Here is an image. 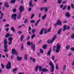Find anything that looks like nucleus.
Returning <instances> with one entry per match:
<instances>
[{"label": "nucleus", "instance_id": "4be33fe9", "mask_svg": "<svg viewBox=\"0 0 74 74\" xmlns=\"http://www.w3.org/2000/svg\"><path fill=\"white\" fill-rule=\"evenodd\" d=\"M11 30L13 31V32H15V29L14 28V27H11Z\"/></svg>", "mask_w": 74, "mask_h": 74}, {"label": "nucleus", "instance_id": "cd10ccee", "mask_svg": "<svg viewBox=\"0 0 74 74\" xmlns=\"http://www.w3.org/2000/svg\"><path fill=\"white\" fill-rule=\"evenodd\" d=\"M27 56H28V55H27V54H25L24 55V59L25 60H26L27 59Z\"/></svg>", "mask_w": 74, "mask_h": 74}, {"label": "nucleus", "instance_id": "1a4fd4ad", "mask_svg": "<svg viewBox=\"0 0 74 74\" xmlns=\"http://www.w3.org/2000/svg\"><path fill=\"white\" fill-rule=\"evenodd\" d=\"M57 36L56 35H55L52 38V40H51L50 41V43L52 44L54 40H55Z\"/></svg>", "mask_w": 74, "mask_h": 74}, {"label": "nucleus", "instance_id": "f8f14e48", "mask_svg": "<svg viewBox=\"0 0 74 74\" xmlns=\"http://www.w3.org/2000/svg\"><path fill=\"white\" fill-rule=\"evenodd\" d=\"M51 51L52 49L50 48L49 51L47 52V56H50V55H51Z\"/></svg>", "mask_w": 74, "mask_h": 74}, {"label": "nucleus", "instance_id": "ea45409f", "mask_svg": "<svg viewBox=\"0 0 74 74\" xmlns=\"http://www.w3.org/2000/svg\"><path fill=\"white\" fill-rule=\"evenodd\" d=\"M12 44V41H9L8 43V45H11Z\"/></svg>", "mask_w": 74, "mask_h": 74}, {"label": "nucleus", "instance_id": "864d4df0", "mask_svg": "<svg viewBox=\"0 0 74 74\" xmlns=\"http://www.w3.org/2000/svg\"><path fill=\"white\" fill-rule=\"evenodd\" d=\"M51 59L52 60H54V59H55V56H53L51 57Z\"/></svg>", "mask_w": 74, "mask_h": 74}, {"label": "nucleus", "instance_id": "4c0bfd02", "mask_svg": "<svg viewBox=\"0 0 74 74\" xmlns=\"http://www.w3.org/2000/svg\"><path fill=\"white\" fill-rule=\"evenodd\" d=\"M1 67L2 69H4V65H3V64L2 63H1Z\"/></svg>", "mask_w": 74, "mask_h": 74}, {"label": "nucleus", "instance_id": "20e7f679", "mask_svg": "<svg viewBox=\"0 0 74 74\" xmlns=\"http://www.w3.org/2000/svg\"><path fill=\"white\" fill-rule=\"evenodd\" d=\"M7 69H10L11 68V63L10 62H8L6 66Z\"/></svg>", "mask_w": 74, "mask_h": 74}, {"label": "nucleus", "instance_id": "412c9836", "mask_svg": "<svg viewBox=\"0 0 74 74\" xmlns=\"http://www.w3.org/2000/svg\"><path fill=\"white\" fill-rule=\"evenodd\" d=\"M17 60H18L19 61H20L22 60V58L19 57V56H17Z\"/></svg>", "mask_w": 74, "mask_h": 74}, {"label": "nucleus", "instance_id": "49530a36", "mask_svg": "<svg viewBox=\"0 0 74 74\" xmlns=\"http://www.w3.org/2000/svg\"><path fill=\"white\" fill-rule=\"evenodd\" d=\"M21 50H23L24 47H23V44H22V45L21 46Z\"/></svg>", "mask_w": 74, "mask_h": 74}, {"label": "nucleus", "instance_id": "c9c22d12", "mask_svg": "<svg viewBox=\"0 0 74 74\" xmlns=\"http://www.w3.org/2000/svg\"><path fill=\"white\" fill-rule=\"evenodd\" d=\"M36 36V35L35 34H34L32 35L31 36V38L32 39H33L34 38V37Z\"/></svg>", "mask_w": 74, "mask_h": 74}, {"label": "nucleus", "instance_id": "e2e57ef3", "mask_svg": "<svg viewBox=\"0 0 74 74\" xmlns=\"http://www.w3.org/2000/svg\"><path fill=\"white\" fill-rule=\"evenodd\" d=\"M10 26V25H9V24H7L5 25V27H8V26Z\"/></svg>", "mask_w": 74, "mask_h": 74}, {"label": "nucleus", "instance_id": "8fccbe9b", "mask_svg": "<svg viewBox=\"0 0 74 74\" xmlns=\"http://www.w3.org/2000/svg\"><path fill=\"white\" fill-rule=\"evenodd\" d=\"M51 27L48 29V30L47 31V32H51Z\"/></svg>", "mask_w": 74, "mask_h": 74}, {"label": "nucleus", "instance_id": "0e129e2a", "mask_svg": "<svg viewBox=\"0 0 74 74\" xmlns=\"http://www.w3.org/2000/svg\"><path fill=\"white\" fill-rule=\"evenodd\" d=\"M9 30V28H7L5 29V30L6 31V32H8Z\"/></svg>", "mask_w": 74, "mask_h": 74}, {"label": "nucleus", "instance_id": "9b49d317", "mask_svg": "<svg viewBox=\"0 0 74 74\" xmlns=\"http://www.w3.org/2000/svg\"><path fill=\"white\" fill-rule=\"evenodd\" d=\"M35 48H36L35 44L33 43L32 44L31 48L33 50V51H34L35 50Z\"/></svg>", "mask_w": 74, "mask_h": 74}, {"label": "nucleus", "instance_id": "774afa93", "mask_svg": "<svg viewBox=\"0 0 74 74\" xmlns=\"http://www.w3.org/2000/svg\"><path fill=\"white\" fill-rule=\"evenodd\" d=\"M72 64V66H74V60H73V61Z\"/></svg>", "mask_w": 74, "mask_h": 74}, {"label": "nucleus", "instance_id": "bf43d9fd", "mask_svg": "<svg viewBox=\"0 0 74 74\" xmlns=\"http://www.w3.org/2000/svg\"><path fill=\"white\" fill-rule=\"evenodd\" d=\"M67 3V1H63L62 2V4H66Z\"/></svg>", "mask_w": 74, "mask_h": 74}, {"label": "nucleus", "instance_id": "4d7b16f0", "mask_svg": "<svg viewBox=\"0 0 74 74\" xmlns=\"http://www.w3.org/2000/svg\"><path fill=\"white\" fill-rule=\"evenodd\" d=\"M34 14H32L31 16V19H32L33 17H34Z\"/></svg>", "mask_w": 74, "mask_h": 74}, {"label": "nucleus", "instance_id": "bb28decb", "mask_svg": "<svg viewBox=\"0 0 74 74\" xmlns=\"http://www.w3.org/2000/svg\"><path fill=\"white\" fill-rule=\"evenodd\" d=\"M47 16V14H44V16H42V19L43 20H44L45 19V18Z\"/></svg>", "mask_w": 74, "mask_h": 74}, {"label": "nucleus", "instance_id": "9d476101", "mask_svg": "<svg viewBox=\"0 0 74 74\" xmlns=\"http://www.w3.org/2000/svg\"><path fill=\"white\" fill-rule=\"evenodd\" d=\"M19 10H20V12H22L23 11V10H24V6L23 5L21 6L20 7V8L19 9Z\"/></svg>", "mask_w": 74, "mask_h": 74}, {"label": "nucleus", "instance_id": "f257e3e1", "mask_svg": "<svg viewBox=\"0 0 74 74\" xmlns=\"http://www.w3.org/2000/svg\"><path fill=\"white\" fill-rule=\"evenodd\" d=\"M56 48V46H53V48L52 49V51H56V53H58L60 51V49L61 48V46L60 44L59 43L57 45V47H56V49H55Z\"/></svg>", "mask_w": 74, "mask_h": 74}, {"label": "nucleus", "instance_id": "f3484780", "mask_svg": "<svg viewBox=\"0 0 74 74\" xmlns=\"http://www.w3.org/2000/svg\"><path fill=\"white\" fill-rule=\"evenodd\" d=\"M44 28H43L41 30L39 33V34H41H41H43V32H44Z\"/></svg>", "mask_w": 74, "mask_h": 74}, {"label": "nucleus", "instance_id": "72a5a7b5", "mask_svg": "<svg viewBox=\"0 0 74 74\" xmlns=\"http://www.w3.org/2000/svg\"><path fill=\"white\" fill-rule=\"evenodd\" d=\"M47 45H44L43 46V49H46L47 48Z\"/></svg>", "mask_w": 74, "mask_h": 74}, {"label": "nucleus", "instance_id": "aec40b11", "mask_svg": "<svg viewBox=\"0 0 74 74\" xmlns=\"http://www.w3.org/2000/svg\"><path fill=\"white\" fill-rule=\"evenodd\" d=\"M41 21V19H39L38 21H37L36 22V23L35 24V26H37V25L38 24V23L40 22V21Z\"/></svg>", "mask_w": 74, "mask_h": 74}, {"label": "nucleus", "instance_id": "a19ab883", "mask_svg": "<svg viewBox=\"0 0 74 74\" xmlns=\"http://www.w3.org/2000/svg\"><path fill=\"white\" fill-rule=\"evenodd\" d=\"M62 0H58V4L61 3H62Z\"/></svg>", "mask_w": 74, "mask_h": 74}, {"label": "nucleus", "instance_id": "f03ea898", "mask_svg": "<svg viewBox=\"0 0 74 74\" xmlns=\"http://www.w3.org/2000/svg\"><path fill=\"white\" fill-rule=\"evenodd\" d=\"M49 64L51 66L50 68V70L51 73H53L54 70H55V66L53 64L52 62L51 61H50L49 63Z\"/></svg>", "mask_w": 74, "mask_h": 74}, {"label": "nucleus", "instance_id": "4468645a", "mask_svg": "<svg viewBox=\"0 0 74 74\" xmlns=\"http://www.w3.org/2000/svg\"><path fill=\"white\" fill-rule=\"evenodd\" d=\"M42 71H43V73H44L45 72H48V70L47 68H44L42 69Z\"/></svg>", "mask_w": 74, "mask_h": 74}, {"label": "nucleus", "instance_id": "e433bc0d", "mask_svg": "<svg viewBox=\"0 0 74 74\" xmlns=\"http://www.w3.org/2000/svg\"><path fill=\"white\" fill-rule=\"evenodd\" d=\"M56 68L57 70H58L59 69V68L58 67V64H57L56 65Z\"/></svg>", "mask_w": 74, "mask_h": 74}, {"label": "nucleus", "instance_id": "69168bd1", "mask_svg": "<svg viewBox=\"0 0 74 74\" xmlns=\"http://www.w3.org/2000/svg\"><path fill=\"white\" fill-rule=\"evenodd\" d=\"M71 50H72L73 51H74V48H71Z\"/></svg>", "mask_w": 74, "mask_h": 74}, {"label": "nucleus", "instance_id": "603ef678", "mask_svg": "<svg viewBox=\"0 0 74 74\" xmlns=\"http://www.w3.org/2000/svg\"><path fill=\"white\" fill-rule=\"evenodd\" d=\"M47 29H45L44 30V33L45 34H47Z\"/></svg>", "mask_w": 74, "mask_h": 74}, {"label": "nucleus", "instance_id": "09e8293b", "mask_svg": "<svg viewBox=\"0 0 74 74\" xmlns=\"http://www.w3.org/2000/svg\"><path fill=\"white\" fill-rule=\"evenodd\" d=\"M31 23H35V21L34 20H33L31 21H30Z\"/></svg>", "mask_w": 74, "mask_h": 74}, {"label": "nucleus", "instance_id": "c03bdc74", "mask_svg": "<svg viewBox=\"0 0 74 74\" xmlns=\"http://www.w3.org/2000/svg\"><path fill=\"white\" fill-rule=\"evenodd\" d=\"M40 53H43V50L41 49H40Z\"/></svg>", "mask_w": 74, "mask_h": 74}, {"label": "nucleus", "instance_id": "5fc2aeb1", "mask_svg": "<svg viewBox=\"0 0 74 74\" xmlns=\"http://www.w3.org/2000/svg\"><path fill=\"white\" fill-rule=\"evenodd\" d=\"M13 11L14 12H15L16 11V9H14L13 10Z\"/></svg>", "mask_w": 74, "mask_h": 74}, {"label": "nucleus", "instance_id": "37998d69", "mask_svg": "<svg viewBox=\"0 0 74 74\" xmlns=\"http://www.w3.org/2000/svg\"><path fill=\"white\" fill-rule=\"evenodd\" d=\"M32 62H33L34 63H36V59L34 58H33L32 60Z\"/></svg>", "mask_w": 74, "mask_h": 74}, {"label": "nucleus", "instance_id": "c85d7f7f", "mask_svg": "<svg viewBox=\"0 0 74 74\" xmlns=\"http://www.w3.org/2000/svg\"><path fill=\"white\" fill-rule=\"evenodd\" d=\"M10 34L9 33H7L6 34L5 37H6V38H8V37H10Z\"/></svg>", "mask_w": 74, "mask_h": 74}, {"label": "nucleus", "instance_id": "680f3d73", "mask_svg": "<svg viewBox=\"0 0 74 74\" xmlns=\"http://www.w3.org/2000/svg\"><path fill=\"white\" fill-rule=\"evenodd\" d=\"M44 9V8H40V11H42Z\"/></svg>", "mask_w": 74, "mask_h": 74}, {"label": "nucleus", "instance_id": "6ab92c4d", "mask_svg": "<svg viewBox=\"0 0 74 74\" xmlns=\"http://www.w3.org/2000/svg\"><path fill=\"white\" fill-rule=\"evenodd\" d=\"M4 6H5V7H6L8 8L9 7V5L7 2H6L5 3Z\"/></svg>", "mask_w": 74, "mask_h": 74}, {"label": "nucleus", "instance_id": "b1692460", "mask_svg": "<svg viewBox=\"0 0 74 74\" xmlns=\"http://www.w3.org/2000/svg\"><path fill=\"white\" fill-rule=\"evenodd\" d=\"M4 45H6V44H7V40L6 39H5L3 41Z\"/></svg>", "mask_w": 74, "mask_h": 74}, {"label": "nucleus", "instance_id": "a878e982", "mask_svg": "<svg viewBox=\"0 0 74 74\" xmlns=\"http://www.w3.org/2000/svg\"><path fill=\"white\" fill-rule=\"evenodd\" d=\"M61 32H62V29H60L58 32V34H60V33H61Z\"/></svg>", "mask_w": 74, "mask_h": 74}, {"label": "nucleus", "instance_id": "a211bd4d", "mask_svg": "<svg viewBox=\"0 0 74 74\" xmlns=\"http://www.w3.org/2000/svg\"><path fill=\"white\" fill-rule=\"evenodd\" d=\"M66 65H64L63 66H62V70L63 71H65L66 70Z\"/></svg>", "mask_w": 74, "mask_h": 74}, {"label": "nucleus", "instance_id": "a18cd8bd", "mask_svg": "<svg viewBox=\"0 0 74 74\" xmlns=\"http://www.w3.org/2000/svg\"><path fill=\"white\" fill-rule=\"evenodd\" d=\"M71 9V7H70V6H68V7L67 8V10H70V9Z\"/></svg>", "mask_w": 74, "mask_h": 74}, {"label": "nucleus", "instance_id": "338daca9", "mask_svg": "<svg viewBox=\"0 0 74 74\" xmlns=\"http://www.w3.org/2000/svg\"><path fill=\"white\" fill-rule=\"evenodd\" d=\"M47 42L48 43V44H50V40H48L47 41Z\"/></svg>", "mask_w": 74, "mask_h": 74}, {"label": "nucleus", "instance_id": "2f4dec72", "mask_svg": "<svg viewBox=\"0 0 74 74\" xmlns=\"http://www.w3.org/2000/svg\"><path fill=\"white\" fill-rule=\"evenodd\" d=\"M12 38H12L11 37H10L8 38V40L9 41H12Z\"/></svg>", "mask_w": 74, "mask_h": 74}, {"label": "nucleus", "instance_id": "6e6552de", "mask_svg": "<svg viewBox=\"0 0 74 74\" xmlns=\"http://www.w3.org/2000/svg\"><path fill=\"white\" fill-rule=\"evenodd\" d=\"M16 14H13L11 16V18L12 19H14V21H15L16 19Z\"/></svg>", "mask_w": 74, "mask_h": 74}, {"label": "nucleus", "instance_id": "58836bf2", "mask_svg": "<svg viewBox=\"0 0 74 74\" xmlns=\"http://www.w3.org/2000/svg\"><path fill=\"white\" fill-rule=\"evenodd\" d=\"M71 8H74V4H73V3H71Z\"/></svg>", "mask_w": 74, "mask_h": 74}, {"label": "nucleus", "instance_id": "39448f33", "mask_svg": "<svg viewBox=\"0 0 74 74\" xmlns=\"http://www.w3.org/2000/svg\"><path fill=\"white\" fill-rule=\"evenodd\" d=\"M62 22L60 21V20H58L57 23H55L54 24L55 26H56L57 25H60V26H61L62 25Z\"/></svg>", "mask_w": 74, "mask_h": 74}, {"label": "nucleus", "instance_id": "ddd939ff", "mask_svg": "<svg viewBox=\"0 0 74 74\" xmlns=\"http://www.w3.org/2000/svg\"><path fill=\"white\" fill-rule=\"evenodd\" d=\"M21 12H19V13L18 14V15L17 16V18L18 19H19V18H21Z\"/></svg>", "mask_w": 74, "mask_h": 74}, {"label": "nucleus", "instance_id": "79ce46f5", "mask_svg": "<svg viewBox=\"0 0 74 74\" xmlns=\"http://www.w3.org/2000/svg\"><path fill=\"white\" fill-rule=\"evenodd\" d=\"M27 22H28V21H27V19H25L24 21V23H27Z\"/></svg>", "mask_w": 74, "mask_h": 74}, {"label": "nucleus", "instance_id": "c756f323", "mask_svg": "<svg viewBox=\"0 0 74 74\" xmlns=\"http://www.w3.org/2000/svg\"><path fill=\"white\" fill-rule=\"evenodd\" d=\"M44 10L45 12H47L48 11V8L46 7L44 8Z\"/></svg>", "mask_w": 74, "mask_h": 74}, {"label": "nucleus", "instance_id": "473e14b6", "mask_svg": "<svg viewBox=\"0 0 74 74\" xmlns=\"http://www.w3.org/2000/svg\"><path fill=\"white\" fill-rule=\"evenodd\" d=\"M36 30L35 29H33L32 30L31 32L32 33H34L36 32Z\"/></svg>", "mask_w": 74, "mask_h": 74}, {"label": "nucleus", "instance_id": "3c124183", "mask_svg": "<svg viewBox=\"0 0 74 74\" xmlns=\"http://www.w3.org/2000/svg\"><path fill=\"white\" fill-rule=\"evenodd\" d=\"M4 48L6 49H7V47H8V45H4Z\"/></svg>", "mask_w": 74, "mask_h": 74}, {"label": "nucleus", "instance_id": "423d86ee", "mask_svg": "<svg viewBox=\"0 0 74 74\" xmlns=\"http://www.w3.org/2000/svg\"><path fill=\"white\" fill-rule=\"evenodd\" d=\"M38 67L39 68V71H41V70H41L42 69V66H39L38 65H37L35 68L36 71H38Z\"/></svg>", "mask_w": 74, "mask_h": 74}, {"label": "nucleus", "instance_id": "6e6d98bb", "mask_svg": "<svg viewBox=\"0 0 74 74\" xmlns=\"http://www.w3.org/2000/svg\"><path fill=\"white\" fill-rule=\"evenodd\" d=\"M71 38H74V33L71 36Z\"/></svg>", "mask_w": 74, "mask_h": 74}, {"label": "nucleus", "instance_id": "de8ad7c7", "mask_svg": "<svg viewBox=\"0 0 74 74\" xmlns=\"http://www.w3.org/2000/svg\"><path fill=\"white\" fill-rule=\"evenodd\" d=\"M66 7H67V5H65L64 6V7L62 9L63 10H65L66 9Z\"/></svg>", "mask_w": 74, "mask_h": 74}, {"label": "nucleus", "instance_id": "f704fd0d", "mask_svg": "<svg viewBox=\"0 0 74 74\" xmlns=\"http://www.w3.org/2000/svg\"><path fill=\"white\" fill-rule=\"evenodd\" d=\"M70 45H67L66 47V49L67 50H68L70 48Z\"/></svg>", "mask_w": 74, "mask_h": 74}, {"label": "nucleus", "instance_id": "052dcab7", "mask_svg": "<svg viewBox=\"0 0 74 74\" xmlns=\"http://www.w3.org/2000/svg\"><path fill=\"white\" fill-rule=\"evenodd\" d=\"M8 49H5L4 50V52H8Z\"/></svg>", "mask_w": 74, "mask_h": 74}, {"label": "nucleus", "instance_id": "7c9ffc66", "mask_svg": "<svg viewBox=\"0 0 74 74\" xmlns=\"http://www.w3.org/2000/svg\"><path fill=\"white\" fill-rule=\"evenodd\" d=\"M24 37V35H22L21 37V41H22V40H23V38Z\"/></svg>", "mask_w": 74, "mask_h": 74}, {"label": "nucleus", "instance_id": "0eeeda50", "mask_svg": "<svg viewBox=\"0 0 74 74\" xmlns=\"http://www.w3.org/2000/svg\"><path fill=\"white\" fill-rule=\"evenodd\" d=\"M12 53L13 55L15 54L16 55H17L18 54V52L17 51H16L15 49H12Z\"/></svg>", "mask_w": 74, "mask_h": 74}, {"label": "nucleus", "instance_id": "393cba45", "mask_svg": "<svg viewBox=\"0 0 74 74\" xmlns=\"http://www.w3.org/2000/svg\"><path fill=\"white\" fill-rule=\"evenodd\" d=\"M17 70H18V68H16L13 70V72L14 73H15L16 71H17Z\"/></svg>", "mask_w": 74, "mask_h": 74}, {"label": "nucleus", "instance_id": "dca6fc26", "mask_svg": "<svg viewBox=\"0 0 74 74\" xmlns=\"http://www.w3.org/2000/svg\"><path fill=\"white\" fill-rule=\"evenodd\" d=\"M32 0H31L29 2V5L30 7H33V4H32Z\"/></svg>", "mask_w": 74, "mask_h": 74}, {"label": "nucleus", "instance_id": "5701e85b", "mask_svg": "<svg viewBox=\"0 0 74 74\" xmlns=\"http://www.w3.org/2000/svg\"><path fill=\"white\" fill-rule=\"evenodd\" d=\"M33 43V42H30V41H28V42H27V44L28 45H32V44Z\"/></svg>", "mask_w": 74, "mask_h": 74}, {"label": "nucleus", "instance_id": "13d9d810", "mask_svg": "<svg viewBox=\"0 0 74 74\" xmlns=\"http://www.w3.org/2000/svg\"><path fill=\"white\" fill-rule=\"evenodd\" d=\"M18 34H21L22 33V32L21 31H18Z\"/></svg>", "mask_w": 74, "mask_h": 74}, {"label": "nucleus", "instance_id": "2eb2a0df", "mask_svg": "<svg viewBox=\"0 0 74 74\" xmlns=\"http://www.w3.org/2000/svg\"><path fill=\"white\" fill-rule=\"evenodd\" d=\"M65 15L66 17H70V14L69 12H66L65 14Z\"/></svg>", "mask_w": 74, "mask_h": 74}, {"label": "nucleus", "instance_id": "7ed1b4c3", "mask_svg": "<svg viewBox=\"0 0 74 74\" xmlns=\"http://www.w3.org/2000/svg\"><path fill=\"white\" fill-rule=\"evenodd\" d=\"M70 26L68 25L67 27L66 25H64L63 27V31L64 32V31H66V29H67L68 30H70Z\"/></svg>", "mask_w": 74, "mask_h": 74}]
</instances>
